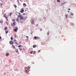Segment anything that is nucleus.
Returning <instances> with one entry per match:
<instances>
[{"label": "nucleus", "instance_id": "obj_1", "mask_svg": "<svg viewBox=\"0 0 76 76\" xmlns=\"http://www.w3.org/2000/svg\"><path fill=\"white\" fill-rule=\"evenodd\" d=\"M18 18H19L20 17V19L21 20L24 21L26 20V17H23L22 16V15H19L18 16Z\"/></svg>", "mask_w": 76, "mask_h": 76}, {"label": "nucleus", "instance_id": "obj_2", "mask_svg": "<svg viewBox=\"0 0 76 76\" xmlns=\"http://www.w3.org/2000/svg\"><path fill=\"white\" fill-rule=\"evenodd\" d=\"M30 69V67L29 66L26 67V68L25 72H26V73H28V71Z\"/></svg>", "mask_w": 76, "mask_h": 76}, {"label": "nucleus", "instance_id": "obj_3", "mask_svg": "<svg viewBox=\"0 0 76 76\" xmlns=\"http://www.w3.org/2000/svg\"><path fill=\"white\" fill-rule=\"evenodd\" d=\"M6 14H4V15H3V16L5 18H6V19L7 20V21H8V19H7V18H8V17H6Z\"/></svg>", "mask_w": 76, "mask_h": 76}, {"label": "nucleus", "instance_id": "obj_4", "mask_svg": "<svg viewBox=\"0 0 76 76\" xmlns=\"http://www.w3.org/2000/svg\"><path fill=\"white\" fill-rule=\"evenodd\" d=\"M9 43H10V44L11 45L14 44V42H13L12 40H11V41H10Z\"/></svg>", "mask_w": 76, "mask_h": 76}, {"label": "nucleus", "instance_id": "obj_5", "mask_svg": "<svg viewBox=\"0 0 76 76\" xmlns=\"http://www.w3.org/2000/svg\"><path fill=\"white\" fill-rule=\"evenodd\" d=\"M31 23L32 24H34V19L32 20V21H31Z\"/></svg>", "mask_w": 76, "mask_h": 76}, {"label": "nucleus", "instance_id": "obj_6", "mask_svg": "<svg viewBox=\"0 0 76 76\" xmlns=\"http://www.w3.org/2000/svg\"><path fill=\"white\" fill-rule=\"evenodd\" d=\"M18 30V28H17L14 29V31H15V32H17Z\"/></svg>", "mask_w": 76, "mask_h": 76}, {"label": "nucleus", "instance_id": "obj_7", "mask_svg": "<svg viewBox=\"0 0 76 76\" xmlns=\"http://www.w3.org/2000/svg\"><path fill=\"white\" fill-rule=\"evenodd\" d=\"M15 23H16V22H14L13 23V26H15L16 25Z\"/></svg>", "mask_w": 76, "mask_h": 76}, {"label": "nucleus", "instance_id": "obj_8", "mask_svg": "<svg viewBox=\"0 0 76 76\" xmlns=\"http://www.w3.org/2000/svg\"><path fill=\"white\" fill-rule=\"evenodd\" d=\"M19 19L18 18H17V19H16V21L17 22H19Z\"/></svg>", "mask_w": 76, "mask_h": 76}, {"label": "nucleus", "instance_id": "obj_9", "mask_svg": "<svg viewBox=\"0 0 76 76\" xmlns=\"http://www.w3.org/2000/svg\"><path fill=\"white\" fill-rule=\"evenodd\" d=\"M33 48H36V47H37V45H33Z\"/></svg>", "mask_w": 76, "mask_h": 76}, {"label": "nucleus", "instance_id": "obj_10", "mask_svg": "<svg viewBox=\"0 0 76 76\" xmlns=\"http://www.w3.org/2000/svg\"><path fill=\"white\" fill-rule=\"evenodd\" d=\"M23 12H24V10H22L20 11V12L22 13H23Z\"/></svg>", "mask_w": 76, "mask_h": 76}, {"label": "nucleus", "instance_id": "obj_11", "mask_svg": "<svg viewBox=\"0 0 76 76\" xmlns=\"http://www.w3.org/2000/svg\"><path fill=\"white\" fill-rule=\"evenodd\" d=\"M15 19H12V22H15Z\"/></svg>", "mask_w": 76, "mask_h": 76}, {"label": "nucleus", "instance_id": "obj_12", "mask_svg": "<svg viewBox=\"0 0 76 76\" xmlns=\"http://www.w3.org/2000/svg\"><path fill=\"white\" fill-rule=\"evenodd\" d=\"M65 16L66 18H68V15L67 14H65Z\"/></svg>", "mask_w": 76, "mask_h": 76}, {"label": "nucleus", "instance_id": "obj_13", "mask_svg": "<svg viewBox=\"0 0 76 76\" xmlns=\"http://www.w3.org/2000/svg\"><path fill=\"white\" fill-rule=\"evenodd\" d=\"M9 53H7L6 54V56H9Z\"/></svg>", "mask_w": 76, "mask_h": 76}, {"label": "nucleus", "instance_id": "obj_14", "mask_svg": "<svg viewBox=\"0 0 76 76\" xmlns=\"http://www.w3.org/2000/svg\"><path fill=\"white\" fill-rule=\"evenodd\" d=\"M12 12H10V17L11 15H12Z\"/></svg>", "mask_w": 76, "mask_h": 76}, {"label": "nucleus", "instance_id": "obj_15", "mask_svg": "<svg viewBox=\"0 0 76 76\" xmlns=\"http://www.w3.org/2000/svg\"><path fill=\"white\" fill-rule=\"evenodd\" d=\"M14 7H15V8H17V6H16V5L14 4Z\"/></svg>", "mask_w": 76, "mask_h": 76}, {"label": "nucleus", "instance_id": "obj_16", "mask_svg": "<svg viewBox=\"0 0 76 76\" xmlns=\"http://www.w3.org/2000/svg\"><path fill=\"white\" fill-rule=\"evenodd\" d=\"M23 5L25 6L24 7H26V4L25 3H23Z\"/></svg>", "mask_w": 76, "mask_h": 76}, {"label": "nucleus", "instance_id": "obj_17", "mask_svg": "<svg viewBox=\"0 0 76 76\" xmlns=\"http://www.w3.org/2000/svg\"><path fill=\"white\" fill-rule=\"evenodd\" d=\"M15 51L17 52H18V49H16L15 50Z\"/></svg>", "mask_w": 76, "mask_h": 76}, {"label": "nucleus", "instance_id": "obj_18", "mask_svg": "<svg viewBox=\"0 0 76 76\" xmlns=\"http://www.w3.org/2000/svg\"><path fill=\"white\" fill-rule=\"evenodd\" d=\"M7 27H6L5 28L4 30H5L7 29Z\"/></svg>", "mask_w": 76, "mask_h": 76}, {"label": "nucleus", "instance_id": "obj_19", "mask_svg": "<svg viewBox=\"0 0 76 76\" xmlns=\"http://www.w3.org/2000/svg\"><path fill=\"white\" fill-rule=\"evenodd\" d=\"M33 51H31L30 52V53L31 54H32Z\"/></svg>", "mask_w": 76, "mask_h": 76}, {"label": "nucleus", "instance_id": "obj_20", "mask_svg": "<svg viewBox=\"0 0 76 76\" xmlns=\"http://www.w3.org/2000/svg\"><path fill=\"white\" fill-rule=\"evenodd\" d=\"M8 31L7 30L5 32L6 34H7V33H8Z\"/></svg>", "mask_w": 76, "mask_h": 76}, {"label": "nucleus", "instance_id": "obj_21", "mask_svg": "<svg viewBox=\"0 0 76 76\" xmlns=\"http://www.w3.org/2000/svg\"><path fill=\"white\" fill-rule=\"evenodd\" d=\"M19 49L21 51V50H22V49L21 48H19Z\"/></svg>", "mask_w": 76, "mask_h": 76}, {"label": "nucleus", "instance_id": "obj_22", "mask_svg": "<svg viewBox=\"0 0 76 76\" xmlns=\"http://www.w3.org/2000/svg\"><path fill=\"white\" fill-rule=\"evenodd\" d=\"M34 38L35 39H37V37L36 36H35V37H34Z\"/></svg>", "mask_w": 76, "mask_h": 76}, {"label": "nucleus", "instance_id": "obj_23", "mask_svg": "<svg viewBox=\"0 0 76 76\" xmlns=\"http://www.w3.org/2000/svg\"><path fill=\"white\" fill-rule=\"evenodd\" d=\"M13 48H14L15 49H16V48H15V46H13Z\"/></svg>", "mask_w": 76, "mask_h": 76}, {"label": "nucleus", "instance_id": "obj_24", "mask_svg": "<svg viewBox=\"0 0 76 76\" xmlns=\"http://www.w3.org/2000/svg\"><path fill=\"white\" fill-rule=\"evenodd\" d=\"M57 2H60V1L59 0H57Z\"/></svg>", "mask_w": 76, "mask_h": 76}, {"label": "nucleus", "instance_id": "obj_25", "mask_svg": "<svg viewBox=\"0 0 76 76\" xmlns=\"http://www.w3.org/2000/svg\"><path fill=\"white\" fill-rule=\"evenodd\" d=\"M36 53V51H34L33 52V54H34Z\"/></svg>", "mask_w": 76, "mask_h": 76}, {"label": "nucleus", "instance_id": "obj_26", "mask_svg": "<svg viewBox=\"0 0 76 76\" xmlns=\"http://www.w3.org/2000/svg\"><path fill=\"white\" fill-rule=\"evenodd\" d=\"M71 16H73L74 14L73 13H71Z\"/></svg>", "mask_w": 76, "mask_h": 76}, {"label": "nucleus", "instance_id": "obj_27", "mask_svg": "<svg viewBox=\"0 0 76 76\" xmlns=\"http://www.w3.org/2000/svg\"><path fill=\"white\" fill-rule=\"evenodd\" d=\"M21 46V45H20L19 46H18V48H20V46Z\"/></svg>", "mask_w": 76, "mask_h": 76}, {"label": "nucleus", "instance_id": "obj_28", "mask_svg": "<svg viewBox=\"0 0 76 76\" xmlns=\"http://www.w3.org/2000/svg\"><path fill=\"white\" fill-rule=\"evenodd\" d=\"M11 40H12L13 39V37H11Z\"/></svg>", "mask_w": 76, "mask_h": 76}, {"label": "nucleus", "instance_id": "obj_29", "mask_svg": "<svg viewBox=\"0 0 76 76\" xmlns=\"http://www.w3.org/2000/svg\"><path fill=\"white\" fill-rule=\"evenodd\" d=\"M17 1H18V3H19V4H20V3H19V0H17Z\"/></svg>", "mask_w": 76, "mask_h": 76}, {"label": "nucleus", "instance_id": "obj_30", "mask_svg": "<svg viewBox=\"0 0 76 76\" xmlns=\"http://www.w3.org/2000/svg\"><path fill=\"white\" fill-rule=\"evenodd\" d=\"M0 23H2V21H0Z\"/></svg>", "mask_w": 76, "mask_h": 76}, {"label": "nucleus", "instance_id": "obj_31", "mask_svg": "<svg viewBox=\"0 0 76 76\" xmlns=\"http://www.w3.org/2000/svg\"><path fill=\"white\" fill-rule=\"evenodd\" d=\"M26 37L27 38H28V37H28V36H26Z\"/></svg>", "mask_w": 76, "mask_h": 76}, {"label": "nucleus", "instance_id": "obj_32", "mask_svg": "<svg viewBox=\"0 0 76 76\" xmlns=\"http://www.w3.org/2000/svg\"><path fill=\"white\" fill-rule=\"evenodd\" d=\"M15 43L16 44V45H18V42H16V43Z\"/></svg>", "mask_w": 76, "mask_h": 76}, {"label": "nucleus", "instance_id": "obj_33", "mask_svg": "<svg viewBox=\"0 0 76 76\" xmlns=\"http://www.w3.org/2000/svg\"><path fill=\"white\" fill-rule=\"evenodd\" d=\"M19 15H21L20 13H18Z\"/></svg>", "mask_w": 76, "mask_h": 76}, {"label": "nucleus", "instance_id": "obj_34", "mask_svg": "<svg viewBox=\"0 0 76 76\" xmlns=\"http://www.w3.org/2000/svg\"><path fill=\"white\" fill-rule=\"evenodd\" d=\"M1 39V37H0V39Z\"/></svg>", "mask_w": 76, "mask_h": 76}, {"label": "nucleus", "instance_id": "obj_35", "mask_svg": "<svg viewBox=\"0 0 76 76\" xmlns=\"http://www.w3.org/2000/svg\"><path fill=\"white\" fill-rule=\"evenodd\" d=\"M68 10H70V9L69 8V9H68Z\"/></svg>", "mask_w": 76, "mask_h": 76}, {"label": "nucleus", "instance_id": "obj_36", "mask_svg": "<svg viewBox=\"0 0 76 76\" xmlns=\"http://www.w3.org/2000/svg\"><path fill=\"white\" fill-rule=\"evenodd\" d=\"M38 24H36V26H38Z\"/></svg>", "mask_w": 76, "mask_h": 76}, {"label": "nucleus", "instance_id": "obj_37", "mask_svg": "<svg viewBox=\"0 0 76 76\" xmlns=\"http://www.w3.org/2000/svg\"><path fill=\"white\" fill-rule=\"evenodd\" d=\"M16 41V39H15L14 40V41Z\"/></svg>", "mask_w": 76, "mask_h": 76}, {"label": "nucleus", "instance_id": "obj_38", "mask_svg": "<svg viewBox=\"0 0 76 76\" xmlns=\"http://www.w3.org/2000/svg\"><path fill=\"white\" fill-rule=\"evenodd\" d=\"M20 22L22 23H23V22H22V21Z\"/></svg>", "mask_w": 76, "mask_h": 76}, {"label": "nucleus", "instance_id": "obj_39", "mask_svg": "<svg viewBox=\"0 0 76 76\" xmlns=\"http://www.w3.org/2000/svg\"><path fill=\"white\" fill-rule=\"evenodd\" d=\"M12 46H13V47L14 45H12Z\"/></svg>", "mask_w": 76, "mask_h": 76}, {"label": "nucleus", "instance_id": "obj_40", "mask_svg": "<svg viewBox=\"0 0 76 76\" xmlns=\"http://www.w3.org/2000/svg\"><path fill=\"white\" fill-rule=\"evenodd\" d=\"M68 12H69V11H68Z\"/></svg>", "mask_w": 76, "mask_h": 76}, {"label": "nucleus", "instance_id": "obj_41", "mask_svg": "<svg viewBox=\"0 0 76 76\" xmlns=\"http://www.w3.org/2000/svg\"><path fill=\"white\" fill-rule=\"evenodd\" d=\"M48 34V35H49V34Z\"/></svg>", "mask_w": 76, "mask_h": 76}, {"label": "nucleus", "instance_id": "obj_42", "mask_svg": "<svg viewBox=\"0 0 76 76\" xmlns=\"http://www.w3.org/2000/svg\"><path fill=\"white\" fill-rule=\"evenodd\" d=\"M40 51V50H39V52Z\"/></svg>", "mask_w": 76, "mask_h": 76}, {"label": "nucleus", "instance_id": "obj_43", "mask_svg": "<svg viewBox=\"0 0 76 76\" xmlns=\"http://www.w3.org/2000/svg\"><path fill=\"white\" fill-rule=\"evenodd\" d=\"M4 75H5V74H6V73H4Z\"/></svg>", "mask_w": 76, "mask_h": 76}, {"label": "nucleus", "instance_id": "obj_44", "mask_svg": "<svg viewBox=\"0 0 76 76\" xmlns=\"http://www.w3.org/2000/svg\"><path fill=\"white\" fill-rule=\"evenodd\" d=\"M23 15H24V13H23Z\"/></svg>", "mask_w": 76, "mask_h": 76}, {"label": "nucleus", "instance_id": "obj_45", "mask_svg": "<svg viewBox=\"0 0 76 76\" xmlns=\"http://www.w3.org/2000/svg\"><path fill=\"white\" fill-rule=\"evenodd\" d=\"M23 15H24V13H23Z\"/></svg>", "mask_w": 76, "mask_h": 76}, {"label": "nucleus", "instance_id": "obj_46", "mask_svg": "<svg viewBox=\"0 0 76 76\" xmlns=\"http://www.w3.org/2000/svg\"><path fill=\"white\" fill-rule=\"evenodd\" d=\"M1 0H0V1H1Z\"/></svg>", "mask_w": 76, "mask_h": 76}, {"label": "nucleus", "instance_id": "obj_47", "mask_svg": "<svg viewBox=\"0 0 76 76\" xmlns=\"http://www.w3.org/2000/svg\"><path fill=\"white\" fill-rule=\"evenodd\" d=\"M22 35H23V34H22Z\"/></svg>", "mask_w": 76, "mask_h": 76}]
</instances>
